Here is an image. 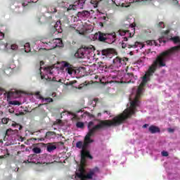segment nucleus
Listing matches in <instances>:
<instances>
[{"label":"nucleus","mask_w":180,"mask_h":180,"mask_svg":"<svg viewBox=\"0 0 180 180\" xmlns=\"http://www.w3.org/2000/svg\"><path fill=\"white\" fill-rule=\"evenodd\" d=\"M103 113H108V111L105 110V111L103 112Z\"/></svg>","instance_id":"e2e57ef3"},{"label":"nucleus","mask_w":180,"mask_h":180,"mask_svg":"<svg viewBox=\"0 0 180 180\" xmlns=\"http://www.w3.org/2000/svg\"><path fill=\"white\" fill-rule=\"evenodd\" d=\"M94 102L96 103V102H98L99 101V98H94Z\"/></svg>","instance_id":"09e8293b"},{"label":"nucleus","mask_w":180,"mask_h":180,"mask_svg":"<svg viewBox=\"0 0 180 180\" xmlns=\"http://www.w3.org/2000/svg\"><path fill=\"white\" fill-rule=\"evenodd\" d=\"M7 98H8V99H9V98H11V95L9 94H7Z\"/></svg>","instance_id":"864d4df0"},{"label":"nucleus","mask_w":180,"mask_h":180,"mask_svg":"<svg viewBox=\"0 0 180 180\" xmlns=\"http://www.w3.org/2000/svg\"><path fill=\"white\" fill-rule=\"evenodd\" d=\"M127 31V30H120L119 33H120V36H125Z\"/></svg>","instance_id":"72a5a7b5"},{"label":"nucleus","mask_w":180,"mask_h":180,"mask_svg":"<svg viewBox=\"0 0 180 180\" xmlns=\"http://www.w3.org/2000/svg\"><path fill=\"white\" fill-rule=\"evenodd\" d=\"M34 95H35V96H39V97H37V99H41V101H44V97H43L41 94H40V91H36L35 93H34Z\"/></svg>","instance_id":"5701e85b"},{"label":"nucleus","mask_w":180,"mask_h":180,"mask_svg":"<svg viewBox=\"0 0 180 180\" xmlns=\"http://www.w3.org/2000/svg\"><path fill=\"white\" fill-rule=\"evenodd\" d=\"M127 75L129 78H133V77H134V75H133V73H127Z\"/></svg>","instance_id":"a19ab883"},{"label":"nucleus","mask_w":180,"mask_h":180,"mask_svg":"<svg viewBox=\"0 0 180 180\" xmlns=\"http://www.w3.org/2000/svg\"><path fill=\"white\" fill-rule=\"evenodd\" d=\"M18 133H19V131L18 129L13 130L12 129H8L6 130L5 136H13V134H18Z\"/></svg>","instance_id":"4468645a"},{"label":"nucleus","mask_w":180,"mask_h":180,"mask_svg":"<svg viewBox=\"0 0 180 180\" xmlns=\"http://www.w3.org/2000/svg\"><path fill=\"white\" fill-rule=\"evenodd\" d=\"M82 86H85L86 85V84H80Z\"/></svg>","instance_id":"4d7b16f0"},{"label":"nucleus","mask_w":180,"mask_h":180,"mask_svg":"<svg viewBox=\"0 0 180 180\" xmlns=\"http://www.w3.org/2000/svg\"><path fill=\"white\" fill-rule=\"evenodd\" d=\"M3 158H5V156L4 155L0 156V160H3Z\"/></svg>","instance_id":"8fccbe9b"},{"label":"nucleus","mask_w":180,"mask_h":180,"mask_svg":"<svg viewBox=\"0 0 180 180\" xmlns=\"http://www.w3.org/2000/svg\"><path fill=\"white\" fill-rule=\"evenodd\" d=\"M57 47H63L64 46V44H63V41L59 39V41H56Z\"/></svg>","instance_id":"c85d7f7f"},{"label":"nucleus","mask_w":180,"mask_h":180,"mask_svg":"<svg viewBox=\"0 0 180 180\" xmlns=\"http://www.w3.org/2000/svg\"><path fill=\"white\" fill-rule=\"evenodd\" d=\"M174 44H176L178 43H180V38L179 37H173L169 39Z\"/></svg>","instance_id":"a211bd4d"},{"label":"nucleus","mask_w":180,"mask_h":180,"mask_svg":"<svg viewBox=\"0 0 180 180\" xmlns=\"http://www.w3.org/2000/svg\"><path fill=\"white\" fill-rule=\"evenodd\" d=\"M11 126H12L13 127H16V126H19V124H18V123H16V122H14V123H13V124H11Z\"/></svg>","instance_id":"37998d69"},{"label":"nucleus","mask_w":180,"mask_h":180,"mask_svg":"<svg viewBox=\"0 0 180 180\" xmlns=\"http://www.w3.org/2000/svg\"><path fill=\"white\" fill-rule=\"evenodd\" d=\"M52 96H56V93H53V94H52Z\"/></svg>","instance_id":"bf43d9fd"},{"label":"nucleus","mask_w":180,"mask_h":180,"mask_svg":"<svg viewBox=\"0 0 180 180\" xmlns=\"http://www.w3.org/2000/svg\"><path fill=\"white\" fill-rule=\"evenodd\" d=\"M58 25H60V22H56V23L54 25V27L57 30V28L58 27Z\"/></svg>","instance_id":"79ce46f5"},{"label":"nucleus","mask_w":180,"mask_h":180,"mask_svg":"<svg viewBox=\"0 0 180 180\" xmlns=\"http://www.w3.org/2000/svg\"><path fill=\"white\" fill-rule=\"evenodd\" d=\"M159 42L160 43H167V40L164 39L163 37L159 38Z\"/></svg>","instance_id":"e433bc0d"},{"label":"nucleus","mask_w":180,"mask_h":180,"mask_svg":"<svg viewBox=\"0 0 180 180\" xmlns=\"http://www.w3.org/2000/svg\"><path fill=\"white\" fill-rule=\"evenodd\" d=\"M1 122H2L3 124H8V119L7 118H3L1 120Z\"/></svg>","instance_id":"c9c22d12"},{"label":"nucleus","mask_w":180,"mask_h":180,"mask_svg":"<svg viewBox=\"0 0 180 180\" xmlns=\"http://www.w3.org/2000/svg\"><path fill=\"white\" fill-rule=\"evenodd\" d=\"M107 40H110L111 43L116 41V33H106Z\"/></svg>","instance_id":"f8f14e48"},{"label":"nucleus","mask_w":180,"mask_h":180,"mask_svg":"<svg viewBox=\"0 0 180 180\" xmlns=\"http://www.w3.org/2000/svg\"><path fill=\"white\" fill-rule=\"evenodd\" d=\"M4 37H5V34L0 32V40H4Z\"/></svg>","instance_id":"4c0bfd02"},{"label":"nucleus","mask_w":180,"mask_h":180,"mask_svg":"<svg viewBox=\"0 0 180 180\" xmlns=\"http://www.w3.org/2000/svg\"><path fill=\"white\" fill-rule=\"evenodd\" d=\"M98 122V124L94 126V122L90 121L88 123L87 129H89V131L84 137V141L83 142V150H81V165L79 167L78 170L76 172V176L79 178L80 180H92L94 179V176H95V173L96 172V169L98 167L95 169H90L89 172H86L85 169V165L86 164V158H89L92 160L94 157L91 155L89 150H86L89 146L91 143H94V140L91 139L93 136H95L96 131H99V130H103V129H109V127L120 126L117 122L112 120H97ZM92 126H94L92 127ZM92 127V128H91Z\"/></svg>","instance_id":"f257e3e1"},{"label":"nucleus","mask_w":180,"mask_h":180,"mask_svg":"<svg viewBox=\"0 0 180 180\" xmlns=\"http://www.w3.org/2000/svg\"><path fill=\"white\" fill-rule=\"evenodd\" d=\"M127 61H129V58H120V57H116L113 60V64L115 67L119 68V67H122V65H126Z\"/></svg>","instance_id":"20e7f679"},{"label":"nucleus","mask_w":180,"mask_h":180,"mask_svg":"<svg viewBox=\"0 0 180 180\" xmlns=\"http://www.w3.org/2000/svg\"><path fill=\"white\" fill-rule=\"evenodd\" d=\"M157 27L164 29V27H165V24H164V22H160L158 24H157Z\"/></svg>","instance_id":"cd10ccee"},{"label":"nucleus","mask_w":180,"mask_h":180,"mask_svg":"<svg viewBox=\"0 0 180 180\" xmlns=\"http://www.w3.org/2000/svg\"><path fill=\"white\" fill-rule=\"evenodd\" d=\"M100 115H101V113H98V116H100Z\"/></svg>","instance_id":"338daca9"},{"label":"nucleus","mask_w":180,"mask_h":180,"mask_svg":"<svg viewBox=\"0 0 180 180\" xmlns=\"http://www.w3.org/2000/svg\"><path fill=\"white\" fill-rule=\"evenodd\" d=\"M91 13L88 11H79L77 13L78 18H89Z\"/></svg>","instance_id":"9b49d317"},{"label":"nucleus","mask_w":180,"mask_h":180,"mask_svg":"<svg viewBox=\"0 0 180 180\" xmlns=\"http://www.w3.org/2000/svg\"><path fill=\"white\" fill-rule=\"evenodd\" d=\"M56 41H60V39H44L42 43L46 44L45 47H47L48 50H53V49H56V47H57Z\"/></svg>","instance_id":"7ed1b4c3"},{"label":"nucleus","mask_w":180,"mask_h":180,"mask_svg":"<svg viewBox=\"0 0 180 180\" xmlns=\"http://www.w3.org/2000/svg\"><path fill=\"white\" fill-rule=\"evenodd\" d=\"M32 151L34 154H40L41 153V149L39 147H34Z\"/></svg>","instance_id":"412c9836"},{"label":"nucleus","mask_w":180,"mask_h":180,"mask_svg":"<svg viewBox=\"0 0 180 180\" xmlns=\"http://www.w3.org/2000/svg\"><path fill=\"white\" fill-rule=\"evenodd\" d=\"M25 51V53H30L31 49H30V44L26 43L24 46Z\"/></svg>","instance_id":"aec40b11"},{"label":"nucleus","mask_w":180,"mask_h":180,"mask_svg":"<svg viewBox=\"0 0 180 180\" xmlns=\"http://www.w3.org/2000/svg\"><path fill=\"white\" fill-rule=\"evenodd\" d=\"M76 126L79 129H84V124L82 122H77Z\"/></svg>","instance_id":"393cba45"},{"label":"nucleus","mask_w":180,"mask_h":180,"mask_svg":"<svg viewBox=\"0 0 180 180\" xmlns=\"http://www.w3.org/2000/svg\"><path fill=\"white\" fill-rule=\"evenodd\" d=\"M47 51L46 49H39L38 53L39 54H40V56H44V54H46V52Z\"/></svg>","instance_id":"b1692460"},{"label":"nucleus","mask_w":180,"mask_h":180,"mask_svg":"<svg viewBox=\"0 0 180 180\" xmlns=\"http://www.w3.org/2000/svg\"><path fill=\"white\" fill-rule=\"evenodd\" d=\"M7 71H9V72H12V68H11V67H7L4 70V74H6V75H9V74L6 72Z\"/></svg>","instance_id":"c756f323"},{"label":"nucleus","mask_w":180,"mask_h":180,"mask_svg":"<svg viewBox=\"0 0 180 180\" xmlns=\"http://www.w3.org/2000/svg\"><path fill=\"white\" fill-rule=\"evenodd\" d=\"M84 56H85V53H84V51H82V49H78L77 53H75V56L78 58H84Z\"/></svg>","instance_id":"dca6fc26"},{"label":"nucleus","mask_w":180,"mask_h":180,"mask_svg":"<svg viewBox=\"0 0 180 180\" xmlns=\"http://www.w3.org/2000/svg\"><path fill=\"white\" fill-rule=\"evenodd\" d=\"M52 80L56 81V77H53Z\"/></svg>","instance_id":"052dcab7"},{"label":"nucleus","mask_w":180,"mask_h":180,"mask_svg":"<svg viewBox=\"0 0 180 180\" xmlns=\"http://www.w3.org/2000/svg\"><path fill=\"white\" fill-rule=\"evenodd\" d=\"M11 50H14L15 51H16V50H18V45L17 44H11Z\"/></svg>","instance_id":"7c9ffc66"},{"label":"nucleus","mask_w":180,"mask_h":180,"mask_svg":"<svg viewBox=\"0 0 180 180\" xmlns=\"http://www.w3.org/2000/svg\"><path fill=\"white\" fill-rule=\"evenodd\" d=\"M40 106H43V104H39L38 108H40Z\"/></svg>","instance_id":"6e6d98bb"},{"label":"nucleus","mask_w":180,"mask_h":180,"mask_svg":"<svg viewBox=\"0 0 180 180\" xmlns=\"http://www.w3.org/2000/svg\"><path fill=\"white\" fill-rule=\"evenodd\" d=\"M146 127H148V124H145L143 125V129H146Z\"/></svg>","instance_id":"a18cd8bd"},{"label":"nucleus","mask_w":180,"mask_h":180,"mask_svg":"<svg viewBox=\"0 0 180 180\" xmlns=\"http://www.w3.org/2000/svg\"><path fill=\"white\" fill-rule=\"evenodd\" d=\"M86 0H79L78 1L75 2V4L72 6L74 10L75 9H84V5Z\"/></svg>","instance_id":"6e6552de"},{"label":"nucleus","mask_w":180,"mask_h":180,"mask_svg":"<svg viewBox=\"0 0 180 180\" xmlns=\"http://www.w3.org/2000/svg\"><path fill=\"white\" fill-rule=\"evenodd\" d=\"M46 101V102H47V103H51V102L53 101V98L48 97V98H44V100Z\"/></svg>","instance_id":"2f4dec72"},{"label":"nucleus","mask_w":180,"mask_h":180,"mask_svg":"<svg viewBox=\"0 0 180 180\" xmlns=\"http://www.w3.org/2000/svg\"><path fill=\"white\" fill-rule=\"evenodd\" d=\"M41 68H42L41 67H40L39 68L41 78V79H47V78H46V76H44V75H41Z\"/></svg>","instance_id":"f704fd0d"},{"label":"nucleus","mask_w":180,"mask_h":180,"mask_svg":"<svg viewBox=\"0 0 180 180\" xmlns=\"http://www.w3.org/2000/svg\"><path fill=\"white\" fill-rule=\"evenodd\" d=\"M105 2V0H91V4L94 6V8H98L99 5H102Z\"/></svg>","instance_id":"ddd939ff"},{"label":"nucleus","mask_w":180,"mask_h":180,"mask_svg":"<svg viewBox=\"0 0 180 180\" xmlns=\"http://www.w3.org/2000/svg\"><path fill=\"white\" fill-rule=\"evenodd\" d=\"M37 146H39L40 147H44L46 148V150L48 153H51V151H54V150L57 149V146L56 145H53L51 143H37Z\"/></svg>","instance_id":"423d86ee"},{"label":"nucleus","mask_w":180,"mask_h":180,"mask_svg":"<svg viewBox=\"0 0 180 180\" xmlns=\"http://www.w3.org/2000/svg\"><path fill=\"white\" fill-rule=\"evenodd\" d=\"M165 65L166 64L164 63V59L161 58V56L156 58L153 64L148 68L147 72L142 77V82L138 87L134 101H131L130 107L125 109L122 113L112 118L113 120L118 122V124L120 125L123 124V123L127 121V119H130L133 115H136L137 108H139L140 105V101H139V98L141 96L143 88H144L147 82L150 81V78L153 77V74L157 71V68H161L162 67H165Z\"/></svg>","instance_id":"f03ea898"},{"label":"nucleus","mask_w":180,"mask_h":180,"mask_svg":"<svg viewBox=\"0 0 180 180\" xmlns=\"http://www.w3.org/2000/svg\"><path fill=\"white\" fill-rule=\"evenodd\" d=\"M83 144H84V142H82V141H77L76 143L77 148H79V149L83 150Z\"/></svg>","instance_id":"4be33fe9"},{"label":"nucleus","mask_w":180,"mask_h":180,"mask_svg":"<svg viewBox=\"0 0 180 180\" xmlns=\"http://www.w3.org/2000/svg\"><path fill=\"white\" fill-rule=\"evenodd\" d=\"M8 43L5 44V49H8Z\"/></svg>","instance_id":"3c124183"},{"label":"nucleus","mask_w":180,"mask_h":180,"mask_svg":"<svg viewBox=\"0 0 180 180\" xmlns=\"http://www.w3.org/2000/svg\"><path fill=\"white\" fill-rule=\"evenodd\" d=\"M0 143H4V141L2 140H0Z\"/></svg>","instance_id":"0e129e2a"},{"label":"nucleus","mask_w":180,"mask_h":180,"mask_svg":"<svg viewBox=\"0 0 180 180\" xmlns=\"http://www.w3.org/2000/svg\"><path fill=\"white\" fill-rule=\"evenodd\" d=\"M162 155L163 157H168V152H167V151H162Z\"/></svg>","instance_id":"58836bf2"},{"label":"nucleus","mask_w":180,"mask_h":180,"mask_svg":"<svg viewBox=\"0 0 180 180\" xmlns=\"http://www.w3.org/2000/svg\"><path fill=\"white\" fill-rule=\"evenodd\" d=\"M34 140H37V139H34Z\"/></svg>","instance_id":"774afa93"},{"label":"nucleus","mask_w":180,"mask_h":180,"mask_svg":"<svg viewBox=\"0 0 180 180\" xmlns=\"http://www.w3.org/2000/svg\"><path fill=\"white\" fill-rule=\"evenodd\" d=\"M139 46H141V44L139 41H136L134 44H126L124 42L122 43V47L123 49H136L139 47Z\"/></svg>","instance_id":"0eeeda50"},{"label":"nucleus","mask_w":180,"mask_h":180,"mask_svg":"<svg viewBox=\"0 0 180 180\" xmlns=\"http://www.w3.org/2000/svg\"><path fill=\"white\" fill-rule=\"evenodd\" d=\"M165 34H168V31H166V32H165Z\"/></svg>","instance_id":"680f3d73"},{"label":"nucleus","mask_w":180,"mask_h":180,"mask_svg":"<svg viewBox=\"0 0 180 180\" xmlns=\"http://www.w3.org/2000/svg\"><path fill=\"white\" fill-rule=\"evenodd\" d=\"M41 65H44V61L43 60L40 61V66L41 67Z\"/></svg>","instance_id":"49530a36"},{"label":"nucleus","mask_w":180,"mask_h":180,"mask_svg":"<svg viewBox=\"0 0 180 180\" xmlns=\"http://www.w3.org/2000/svg\"><path fill=\"white\" fill-rule=\"evenodd\" d=\"M51 136H54V132L53 131H47L46 134V139H50Z\"/></svg>","instance_id":"a878e982"},{"label":"nucleus","mask_w":180,"mask_h":180,"mask_svg":"<svg viewBox=\"0 0 180 180\" xmlns=\"http://www.w3.org/2000/svg\"><path fill=\"white\" fill-rule=\"evenodd\" d=\"M37 98H40V96H37Z\"/></svg>","instance_id":"69168bd1"},{"label":"nucleus","mask_w":180,"mask_h":180,"mask_svg":"<svg viewBox=\"0 0 180 180\" xmlns=\"http://www.w3.org/2000/svg\"><path fill=\"white\" fill-rule=\"evenodd\" d=\"M103 19L104 20H106V17L103 16Z\"/></svg>","instance_id":"13d9d810"},{"label":"nucleus","mask_w":180,"mask_h":180,"mask_svg":"<svg viewBox=\"0 0 180 180\" xmlns=\"http://www.w3.org/2000/svg\"><path fill=\"white\" fill-rule=\"evenodd\" d=\"M17 126H19L18 130H22V129H23V127L22 125H20V124H19V125H17Z\"/></svg>","instance_id":"c03bdc74"},{"label":"nucleus","mask_w":180,"mask_h":180,"mask_svg":"<svg viewBox=\"0 0 180 180\" xmlns=\"http://www.w3.org/2000/svg\"><path fill=\"white\" fill-rule=\"evenodd\" d=\"M88 117H90L91 119H95V115L91 113L88 114Z\"/></svg>","instance_id":"ea45409f"},{"label":"nucleus","mask_w":180,"mask_h":180,"mask_svg":"<svg viewBox=\"0 0 180 180\" xmlns=\"http://www.w3.org/2000/svg\"><path fill=\"white\" fill-rule=\"evenodd\" d=\"M169 131H171L172 133L174 132V129H169Z\"/></svg>","instance_id":"603ef678"},{"label":"nucleus","mask_w":180,"mask_h":180,"mask_svg":"<svg viewBox=\"0 0 180 180\" xmlns=\"http://www.w3.org/2000/svg\"><path fill=\"white\" fill-rule=\"evenodd\" d=\"M129 39H131V32L129 30H127V32L125 33V37L123 38L122 41H127Z\"/></svg>","instance_id":"f3484780"},{"label":"nucleus","mask_w":180,"mask_h":180,"mask_svg":"<svg viewBox=\"0 0 180 180\" xmlns=\"http://www.w3.org/2000/svg\"><path fill=\"white\" fill-rule=\"evenodd\" d=\"M0 95H2V89H0Z\"/></svg>","instance_id":"5fc2aeb1"},{"label":"nucleus","mask_w":180,"mask_h":180,"mask_svg":"<svg viewBox=\"0 0 180 180\" xmlns=\"http://www.w3.org/2000/svg\"><path fill=\"white\" fill-rule=\"evenodd\" d=\"M94 37H98L99 41H106L107 40L106 33H103L101 32H96L94 34Z\"/></svg>","instance_id":"1a4fd4ad"},{"label":"nucleus","mask_w":180,"mask_h":180,"mask_svg":"<svg viewBox=\"0 0 180 180\" xmlns=\"http://www.w3.org/2000/svg\"><path fill=\"white\" fill-rule=\"evenodd\" d=\"M148 130L152 134H155V133H160L161 131L160 127L155 125H151L150 127H149Z\"/></svg>","instance_id":"9d476101"},{"label":"nucleus","mask_w":180,"mask_h":180,"mask_svg":"<svg viewBox=\"0 0 180 180\" xmlns=\"http://www.w3.org/2000/svg\"><path fill=\"white\" fill-rule=\"evenodd\" d=\"M37 140H38V141H44V138L38 139Z\"/></svg>","instance_id":"de8ad7c7"},{"label":"nucleus","mask_w":180,"mask_h":180,"mask_svg":"<svg viewBox=\"0 0 180 180\" xmlns=\"http://www.w3.org/2000/svg\"><path fill=\"white\" fill-rule=\"evenodd\" d=\"M8 105H14V106H20V105H22V103L19 102L18 101H11L8 102Z\"/></svg>","instance_id":"6ab92c4d"},{"label":"nucleus","mask_w":180,"mask_h":180,"mask_svg":"<svg viewBox=\"0 0 180 180\" xmlns=\"http://www.w3.org/2000/svg\"><path fill=\"white\" fill-rule=\"evenodd\" d=\"M102 56H105V57H110L112 58V54L110 53V49H104L101 51Z\"/></svg>","instance_id":"2eb2a0df"},{"label":"nucleus","mask_w":180,"mask_h":180,"mask_svg":"<svg viewBox=\"0 0 180 180\" xmlns=\"http://www.w3.org/2000/svg\"><path fill=\"white\" fill-rule=\"evenodd\" d=\"M148 44H149V46H153V44H155V46H157V42H155V41H150L148 40L147 41Z\"/></svg>","instance_id":"473e14b6"},{"label":"nucleus","mask_w":180,"mask_h":180,"mask_svg":"<svg viewBox=\"0 0 180 180\" xmlns=\"http://www.w3.org/2000/svg\"><path fill=\"white\" fill-rule=\"evenodd\" d=\"M63 67L65 68L69 75H72V74H77V70L75 68L68 62H63Z\"/></svg>","instance_id":"39448f33"},{"label":"nucleus","mask_w":180,"mask_h":180,"mask_svg":"<svg viewBox=\"0 0 180 180\" xmlns=\"http://www.w3.org/2000/svg\"><path fill=\"white\" fill-rule=\"evenodd\" d=\"M49 12H50V13H56V12H57V8H56L53 6L50 7V8L49 9Z\"/></svg>","instance_id":"bb28decb"}]
</instances>
